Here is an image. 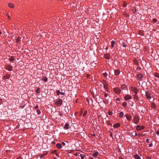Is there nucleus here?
Segmentation results:
<instances>
[{
	"label": "nucleus",
	"mask_w": 159,
	"mask_h": 159,
	"mask_svg": "<svg viewBox=\"0 0 159 159\" xmlns=\"http://www.w3.org/2000/svg\"><path fill=\"white\" fill-rule=\"evenodd\" d=\"M44 156V155H42V156H41L40 157V159H41L43 158V156Z\"/></svg>",
	"instance_id": "obj_51"
},
{
	"label": "nucleus",
	"mask_w": 159,
	"mask_h": 159,
	"mask_svg": "<svg viewBox=\"0 0 159 159\" xmlns=\"http://www.w3.org/2000/svg\"><path fill=\"white\" fill-rule=\"evenodd\" d=\"M126 119L129 120H130L132 118L131 116L128 114H127L126 116Z\"/></svg>",
	"instance_id": "obj_15"
},
{
	"label": "nucleus",
	"mask_w": 159,
	"mask_h": 159,
	"mask_svg": "<svg viewBox=\"0 0 159 159\" xmlns=\"http://www.w3.org/2000/svg\"><path fill=\"white\" fill-rule=\"evenodd\" d=\"M98 159H99V158H98Z\"/></svg>",
	"instance_id": "obj_64"
},
{
	"label": "nucleus",
	"mask_w": 159,
	"mask_h": 159,
	"mask_svg": "<svg viewBox=\"0 0 159 159\" xmlns=\"http://www.w3.org/2000/svg\"><path fill=\"white\" fill-rule=\"evenodd\" d=\"M103 87L104 88L105 90H107L108 88V86L107 84L106 83L103 84Z\"/></svg>",
	"instance_id": "obj_18"
},
{
	"label": "nucleus",
	"mask_w": 159,
	"mask_h": 159,
	"mask_svg": "<svg viewBox=\"0 0 159 159\" xmlns=\"http://www.w3.org/2000/svg\"><path fill=\"white\" fill-rule=\"evenodd\" d=\"M37 113H38V115H39L41 113V111H40V110H38L37 111Z\"/></svg>",
	"instance_id": "obj_34"
},
{
	"label": "nucleus",
	"mask_w": 159,
	"mask_h": 159,
	"mask_svg": "<svg viewBox=\"0 0 159 159\" xmlns=\"http://www.w3.org/2000/svg\"><path fill=\"white\" fill-rule=\"evenodd\" d=\"M20 143H21L22 144V142H20Z\"/></svg>",
	"instance_id": "obj_60"
},
{
	"label": "nucleus",
	"mask_w": 159,
	"mask_h": 159,
	"mask_svg": "<svg viewBox=\"0 0 159 159\" xmlns=\"http://www.w3.org/2000/svg\"><path fill=\"white\" fill-rule=\"evenodd\" d=\"M123 115H124V113H123V112H121L120 113L119 116L120 117H123Z\"/></svg>",
	"instance_id": "obj_26"
},
{
	"label": "nucleus",
	"mask_w": 159,
	"mask_h": 159,
	"mask_svg": "<svg viewBox=\"0 0 159 159\" xmlns=\"http://www.w3.org/2000/svg\"><path fill=\"white\" fill-rule=\"evenodd\" d=\"M121 88L122 90H127L128 89L126 86L125 84L122 85L121 86Z\"/></svg>",
	"instance_id": "obj_8"
},
{
	"label": "nucleus",
	"mask_w": 159,
	"mask_h": 159,
	"mask_svg": "<svg viewBox=\"0 0 159 159\" xmlns=\"http://www.w3.org/2000/svg\"><path fill=\"white\" fill-rule=\"evenodd\" d=\"M144 127H145L143 126L137 125L136 126V129L138 130H139L141 129H143Z\"/></svg>",
	"instance_id": "obj_7"
},
{
	"label": "nucleus",
	"mask_w": 159,
	"mask_h": 159,
	"mask_svg": "<svg viewBox=\"0 0 159 159\" xmlns=\"http://www.w3.org/2000/svg\"><path fill=\"white\" fill-rule=\"evenodd\" d=\"M123 46L125 47H126L127 46V45H126L125 43H123Z\"/></svg>",
	"instance_id": "obj_38"
},
{
	"label": "nucleus",
	"mask_w": 159,
	"mask_h": 159,
	"mask_svg": "<svg viewBox=\"0 0 159 159\" xmlns=\"http://www.w3.org/2000/svg\"><path fill=\"white\" fill-rule=\"evenodd\" d=\"M121 159H124L123 158H122Z\"/></svg>",
	"instance_id": "obj_61"
},
{
	"label": "nucleus",
	"mask_w": 159,
	"mask_h": 159,
	"mask_svg": "<svg viewBox=\"0 0 159 159\" xmlns=\"http://www.w3.org/2000/svg\"><path fill=\"white\" fill-rule=\"evenodd\" d=\"M111 47L113 48L114 47V44H115V42L114 40H112L111 41Z\"/></svg>",
	"instance_id": "obj_22"
},
{
	"label": "nucleus",
	"mask_w": 159,
	"mask_h": 159,
	"mask_svg": "<svg viewBox=\"0 0 159 159\" xmlns=\"http://www.w3.org/2000/svg\"><path fill=\"white\" fill-rule=\"evenodd\" d=\"M116 101H120V99L119 98H117L116 99Z\"/></svg>",
	"instance_id": "obj_47"
},
{
	"label": "nucleus",
	"mask_w": 159,
	"mask_h": 159,
	"mask_svg": "<svg viewBox=\"0 0 159 159\" xmlns=\"http://www.w3.org/2000/svg\"><path fill=\"white\" fill-rule=\"evenodd\" d=\"M136 9L135 8L134 9H133V13H135L136 12Z\"/></svg>",
	"instance_id": "obj_37"
},
{
	"label": "nucleus",
	"mask_w": 159,
	"mask_h": 159,
	"mask_svg": "<svg viewBox=\"0 0 159 159\" xmlns=\"http://www.w3.org/2000/svg\"><path fill=\"white\" fill-rule=\"evenodd\" d=\"M10 60L11 61H13L15 60V58L14 57H11L10 58Z\"/></svg>",
	"instance_id": "obj_28"
},
{
	"label": "nucleus",
	"mask_w": 159,
	"mask_h": 159,
	"mask_svg": "<svg viewBox=\"0 0 159 159\" xmlns=\"http://www.w3.org/2000/svg\"><path fill=\"white\" fill-rule=\"evenodd\" d=\"M70 128L69 125L68 123H66L65 125L64 128L65 129H67Z\"/></svg>",
	"instance_id": "obj_12"
},
{
	"label": "nucleus",
	"mask_w": 159,
	"mask_h": 159,
	"mask_svg": "<svg viewBox=\"0 0 159 159\" xmlns=\"http://www.w3.org/2000/svg\"><path fill=\"white\" fill-rule=\"evenodd\" d=\"M5 159H7V158H5Z\"/></svg>",
	"instance_id": "obj_62"
},
{
	"label": "nucleus",
	"mask_w": 159,
	"mask_h": 159,
	"mask_svg": "<svg viewBox=\"0 0 159 159\" xmlns=\"http://www.w3.org/2000/svg\"><path fill=\"white\" fill-rule=\"evenodd\" d=\"M122 105L124 107H125L127 105V103L126 102H124L122 103Z\"/></svg>",
	"instance_id": "obj_27"
},
{
	"label": "nucleus",
	"mask_w": 159,
	"mask_h": 159,
	"mask_svg": "<svg viewBox=\"0 0 159 159\" xmlns=\"http://www.w3.org/2000/svg\"><path fill=\"white\" fill-rule=\"evenodd\" d=\"M40 88H39L38 89L36 90V93H39V92H40Z\"/></svg>",
	"instance_id": "obj_32"
},
{
	"label": "nucleus",
	"mask_w": 159,
	"mask_h": 159,
	"mask_svg": "<svg viewBox=\"0 0 159 159\" xmlns=\"http://www.w3.org/2000/svg\"><path fill=\"white\" fill-rule=\"evenodd\" d=\"M113 90L115 93L118 94L120 93L121 92L120 90L117 88H114Z\"/></svg>",
	"instance_id": "obj_3"
},
{
	"label": "nucleus",
	"mask_w": 159,
	"mask_h": 159,
	"mask_svg": "<svg viewBox=\"0 0 159 159\" xmlns=\"http://www.w3.org/2000/svg\"><path fill=\"white\" fill-rule=\"evenodd\" d=\"M89 76V75H88L87 76V77H88Z\"/></svg>",
	"instance_id": "obj_56"
},
{
	"label": "nucleus",
	"mask_w": 159,
	"mask_h": 159,
	"mask_svg": "<svg viewBox=\"0 0 159 159\" xmlns=\"http://www.w3.org/2000/svg\"><path fill=\"white\" fill-rule=\"evenodd\" d=\"M149 147H151L152 146V143H150L149 145Z\"/></svg>",
	"instance_id": "obj_45"
},
{
	"label": "nucleus",
	"mask_w": 159,
	"mask_h": 159,
	"mask_svg": "<svg viewBox=\"0 0 159 159\" xmlns=\"http://www.w3.org/2000/svg\"><path fill=\"white\" fill-rule=\"evenodd\" d=\"M8 7L11 8H13L14 7V5L12 3H9L8 4Z\"/></svg>",
	"instance_id": "obj_11"
},
{
	"label": "nucleus",
	"mask_w": 159,
	"mask_h": 159,
	"mask_svg": "<svg viewBox=\"0 0 159 159\" xmlns=\"http://www.w3.org/2000/svg\"><path fill=\"white\" fill-rule=\"evenodd\" d=\"M42 80L43 81H44V82H46L48 80V78L47 77H46L45 76H44L42 79Z\"/></svg>",
	"instance_id": "obj_23"
},
{
	"label": "nucleus",
	"mask_w": 159,
	"mask_h": 159,
	"mask_svg": "<svg viewBox=\"0 0 159 159\" xmlns=\"http://www.w3.org/2000/svg\"><path fill=\"white\" fill-rule=\"evenodd\" d=\"M137 134L136 132H133L132 133V135L134 137H135L137 135Z\"/></svg>",
	"instance_id": "obj_21"
},
{
	"label": "nucleus",
	"mask_w": 159,
	"mask_h": 159,
	"mask_svg": "<svg viewBox=\"0 0 159 159\" xmlns=\"http://www.w3.org/2000/svg\"><path fill=\"white\" fill-rule=\"evenodd\" d=\"M123 7H126V4H125V3H124V4H123Z\"/></svg>",
	"instance_id": "obj_46"
},
{
	"label": "nucleus",
	"mask_w": 159,
	"mask_h": 159,
	"mask_svg": "<svg viewBox=\"0 0 159 159\" xmlns=\"http://www.w3.org/2000/svg\"><path fill=\"white\" fill-rule=\"evenodd\" d=\"M10 74L7 73L3 77V79L5 80L6 79H9L10 77Z\"/></svg>",
	"instance_id": "obj_5"
},
{
	"label": "nucleus",
	"mask_w": 159,
	"mask_h": 159,
	"mask_svg": "<svg viewBox=\"0 0 159 159\" xmlns=\"http://www.w3.org/2000/svg\"><path fill=\"white\" fill-rule=\"evenodd\" d=\"M146 142L147 143H149V139H147L146 140Z\"/></svg>",
	"instance_id": "obj_44"
},
{
	"label": "nucleus",
	"mask_w": 159,
	"mask_h": 159,
	"mask_svg": "<svg viewBox=\"0 0 159 159\" xmlns=\"http://www.w3.org/2000/svg\"><path fill=\"white\" fill-rule=\"evenodd\" d=\"M152 21L153 22V24H154V23L157 22V19L154 18L153 19Z\"/></svg>",
	"instance_id": "obj_29"
},
{
	"label": "nucleus",
	"mask_w": 159,
	"mask_h": 159,
	"mask_svg": "<svg viewBox=\"0 0 159 159\" xmlns=\"http://www.w3.org/2000/svg\"><path fill=\"white\" fill-rule=\"evenodd\" d=\"M154 75L157 77H159V75L157 73H155Z\"/></svg>",
	"instance_id": "obj_30"
},
{
	"label": "nucleus",
	"mask_w": 159,
	"mask_h": 159,
	"mask_svg": "<svg viewBox=\"0 0 159 159\" xmlns=\"http://www.w3.org/2000/svg\"><path fill=\"white\" fill-rule=\"evenodd\" d=\"M146 95L147 98L148 99H150L151 98V95L150 93H149L148 92L146 91Z\"/></svg>",
	"instance_id": "obj_9"
},
{
	"label": "nucleus",
	"mask_w": 159,
	"mask_h": 159,
	"mask_svg": "<svg viewBox=\"0 0 159 159\" xmlns=\"http://www.w3.org/2000/svg\"><path fill=\"white\" fill-rule=\"evenodd\" d=\"M110 136L111 137L113 138V135L112 133H111L110 134Z\"/></svg>",
	"instance_id": "obj_50"
},
{
	"label": "nucleus",
	"mask_w": 159,
	"mask_h": 159,
	"mask_svg": "<svg viewBox=\"0 0 159 159\" xmlns=\"http://www.w3.org/2000/svg\"><path fill=\"white\" fill-rule=\"evenodd\" d=\"M65 144H66L64 142H63L62 143L61 145H62L63 146H65Z\"/></svg>",
	"instance_id": "obj_43"
},
{
	"label": "nucleus",
	"mask_w": 159,
	"mask_h": 159,
	"mask_svg": "<svg viewBox=\"0 0 159 159\" xmlns=\"http://www.w3.org/2000/svg\"><path fill=\"white\" fill-rule=\"evenodd\" d=\"M38 105H37L35 107H34V108L35 109H37V108H38Z\"/></svg>",
	"instance_id": "obj_41"
},
{
	"label": "nucleus",
	"mask_w": 159,
	"mask_h": 159,
	"mask_svg": "<svg viewBox=\"0 0 159 159\" xmlns=\"http://www.w3.org/2000/svg\"><path fill=\"white\" fill-rule=\"evenodd\" d=\"M87 111H85L83 114V116H85V115H86L87 114Z\"/></svg>",
	"instance_id": "obj_36"
},
{
	"label": "nucleus",
	"mask_w": 159,
	"mask_h": 159,
	"mask_svg": "<svg viewBox=\"0 0 159 159\" xmlns=\"http://www.w3.org/2000/svg\"><path fill=\"white\" fill-rule=\"evenodd\" d=\"M143 75L140 74H138L137 75V77L139 80H141V79L142 78Z\"/></svg>",
	"instance_id": "obj_14"
},
{
	"label": "nucleus",
	"mask_w": 159,
	"mask_h": 159,
	"mask_svg": "<svg viewBox=\"0 0 159 159\" xmlns=\"http://www.w3.org/2000/svg\"><path fill=\"white\" fill-rule=\"evenodd\" d=\"M55 152H56V150H54V151H53L52 152V153H54Z\"/></svg>",
	"instance_id": "obj_52"
},
{
	"label": "nucleus",
	"mask_w": 159,
	"mask_h": 159,
	"mask_svg": "<svg viewBox=\"0 0 159 159\" xmlns=\"http://www.w3.org/2000/svg\"><path fill=\"white\" fill-rule=\"evenodd\" d=\"M147 159H152V158L149 156H148L146 157Z\"/></svg>",
	"instance_id": "obj_42"
},
{
	"label": "nucleus",
	"mask_w": 159,
	"mask_h": 159,
	"mask_svg": "<svg viewBox=\"0 0 159 159\" xmlns=\"http://www.w3.org/2000/svg\"><path fill=\"white\" fill-rule=\"evenodd\" d=\"M56 146L58 148L60 149L61 148L62 145L60 143H57L56 145Z\"/></svg>",
	"instance_id": "obj_17"
},
{
	"label": "nucleus",
	"mask_w": 159,
	"mask_h": 159,
	"mask_svg": "<svg viewBox=\"0 0 159 159\" xmlns=\"http://www.w3.org/2000/svg\"><path fill=\"white\" fill-rule=\"evenodd\" d=\"M131 90L135 94H137L138 93V89L135 87H131Z\"/></svg>",
	"instance_id": "obj_2"
},
{
	"label": "nucleus",
	"mask_w": 159,
	"mask_h": 159,
	"mask_svg": "<svg viewBox=\"0 0 159 159\" xmlns=\"http://www.w3.org/2000/svg\"><path fill=\"white\" fill-rule=\"evenodd\" d=\"M108 114L110 115H111L112 114V112L111 111H109L108 112Z\"/></svg>",
	"instance_id": "obj_35"
},
{
	"label": "nucleus",
	"mask_w": 159,
	"mask_h": 159,
	"mask_svg": "<svg viewBox=\"0 0 159 159\" xmlns=\"http://www.w3.org/2000/svg\"><path fill=\"white\" fill-rule=\"evenodd\" d=\"M98 154V152H95L93 153L92 154V156L93 157H96L97 156Z\"/></svg>",
	"instance_id": "obj_25"
},
{
	"label": "nucleus",
	"mask_w": 159,
	"mask_h": 159,
	"mask_svg": "<svg viewBox=\"0 0 159 159\" xmlns=\"http://www.w3.org/2000/svg\"><path fill=\"white\" fill-rule=\"evenodd\" d=\"M105 57L107 59H109L110 58V55L108 54H107L105 55Z\"/></svg>",
	"instance_id": "obj_19"
},
{
	"label": "nucleus",
	"mask_w": 159,
	"mask_h": 159,
	"mask_svg": "<svg viewBox=\"0 0 159 159\" xmlns=\"http://www.w3.org/2000/svg\"><path fill=\"white\" fill-rule=\"evenodd\" d=\"M157 135H159V131H157Z\"/></svg>",
	"instance_id": "obj_49"
},
{
	"label": "nucleus",
	"mask_w": 159,
	"mask_h": 159,
	"mask_svg": "<svg viewBox=\"0 0 159 159\" xmlns=\"http://www.w3.org/2000/svg\"><path fill=\"white\" fill-rule=\"evenodd\" d=\"M134 158L136 159H141L139 156L137 154L135 155Z\"/></svg>",
	"instance_id": "obj_24"
},
{
	"label": "nucleus",
	"mask_w": 159,
	"mask_h": 159,
	"mask_svg": "<svg viewBox=\"0 0 159 159\" xmlns=\"http://www.w3.org/2000/svg\"><path fill=\"white\" fill-rule=\"evenodd\" d=\"M134 97L135 98H138L137 96L136 95H135L134 96Z\"/></svg>",
	"instance_id": "obj_53"
},
{
	"label": "nucleus",
	"mask_w": 159,
	"mask_h": 159,
	"mask_svg": "<svg viewBox=\"0 0 159 159\" xmlns=\"http://www.w3.org/2000/svg\"><path fill=\"white\" fill-rule=\"evenodd\" d=\"M80 156L81 157L82 159H84V157L85 156L84 155H82V154H81Z\"/></svg>",
	"instance_id": "obj_31"
},
{
	"label": "nucleus",
	"mask_w": 159,
	"mask_h": 159,
	"mask_svg": "<svg viewBox=\"0 0 159 159\" xmlns=\"http://www.w3.org/2000/svg\"><path fill=\"white\" fill-rule=\"evenodd\" d=\"M138 136L140 137L141 136L142 134H138Z\"/></svg>",
	"instance_id": "obj_54"
},
{
	"label": "nucleus",
	"mask_w": 159,
	"mask_h": 159,
	"mask_svg": "<svg viewBox=\"0 0 159 159\" xmlns=\"http://www.w3.org/2000/svg\"><path fill=\"white\" fill-rule=\"evenodd\" d=\"M104 96L105 97H107L108 96V94L106 93H105L104 94Z\"/></svg>",
	"instance_id": "obj_40"
},
{
	"label": "nucleus",
	"mask_w": 159,
	"mask_h": 159,
	"mask_svg": "<svg viewBox=\"0 0 159 159\" xmlns=\"http://www.w3.org/2000/svg\"><path fill=\"white\" fill-rule=\"evenodd\" d=\"M114 72L115 75H118L120 74V71L118 70H116Z\"/></svg>",
	"instance_id": "obj_10"
},
{
	"label": "nucleus",
	"mask_w": 159,
	"mask_h": 159,
	"mask_svg": "<svg viewBox=\"0 0 159 159\" xmlns=\"http://www.w3.org/2000/svg\"><path fill=\"white\" fill-rule=\"evenodd\" d=\"M98 159H99V158H98Z\"/></svg>",
	"instance_id": "obj_63"
},
{
	"label": "nucleus",
	"mask_w": 159,
	"mask_h": 159,
	"mask_svg": "<svg viewBox=\"0 0 159 159\" xmlns=\"http://www.w3.org/2000/svg\"><path fill=\"white\" fill-rule=\"evenodd\" d=\"M124 98L125 101H127L128 99H132V97L129 95H126L124 97Z\"/></svg>",
	"instance_id": "obj_6"
},
{
	"label": "nucleus",
	"mask_w": 159,
	"mask_h": 159,
	"mask_svg": "<svg viewBox=\"0 0 159 159\" xmlns=\"http://www.w3.org/2000/svg\"><path fill=\"white\" fill-rule=\"evenodd\" d=\"M2 34V32L0 31V34Z\"/></svg>",
	"instance_id": "obj_55"
},
{
	"label": "nucleus",
	"mask_w": 159,
	"mask_h": 159,
	"mask_svg": "<svg viewBox=\"0 0 159 159\" xmlns=\"http://www.w3.org/2000/svg\"><path fill=\"white\" fill-rule=\"evenodd\" d=\"M107 48H107H107H106V49H107Z\"/></svg>",
	"instance_id": "obj_58"
},
{
	"label": "nucleus",
	"mask_w": 159,
	"mask_h": 159,
	"mask_svg": "<svg viewBox=\"0 0 159 159\" xmlns=\"http://www.w3.org/2000/svg\"><path fill=\"white\" fill-rule=\"evenodd\" d=\"M20 41L19 38L18 37V38L17 39L16 42L18 43Z\"/></svg>",
	"instance_id": "obj_39"
},
{
	"label": "nucleus",
	"mask_w": 159,
	"mask_h": 159,
	"mask_svg": "<svg viewBox=\"0 0 159 159\" xmlns=\"http://www.w3.org/2000/svg\"><path fill=\"white\" fill-rule=\"evenodd\" d=\"M134 123L136 124H137L138 121L137 117H134Z\"/></svg>",
	"instance_id": "obj_20"
},
{
	"label": "nucleus",
	"mask_w": 159,
	"mask_h": 159,
	"mask_svg": "<svg viewBox=\"0 0 159 159\" xmlns=\"http://www.w3.org/2000/svg\"><path fill=\"white\" fill-rule=\"evenodd\" d=\"M103 75H104V76L105 77H107V74L105 72L103 74Z\"/></svg>",
	"instance_id": "obj_33"
},
{
	"label": "nucleus",
	"mask_w": 159,
	"mask_h": 159,
	"mask_svg": "<svg viewBox=\"0 0 159 159\" xmlns=\"http://www.w3.org/2000/svg\"><path fill=\"white\" fill-rule=\"evenodd\" d=\"M62 103V101L61 99H59L57 102H55V104L57 105L61 106Z\"/></svg>",
	"instance_id": "obj_4"
},
{
	"label": "nucleus",
	"mask_w": 159,
	"mask_h": 159,
	"mask_svg": "<svg viewBox=\"0 0 159 159\" xmlns=\"http://www.w3.org/2000/svg\"><path fill=\"white\" fill-rule=\"evenodd\" d=\"M93 136H95V134H94V135H93Z\"/></svg>",
	"instance_id": "obj_59"
},
{
	"label": "nucleus",
	"mask_w": 159,
	"mask_h": 159,
	"mask_svg": "<svg viewBox=\"0 0 159 159\" xmlns=\"http://www.w3.org/2000/svg\"><path fill=\"white\" fill-rule=\"evenodd\" d=\"M5 68L9 71H11L12 70V67L10 65H6Z\"/></svg>",
	"instance_id": "obj_1"
},
{
	"label": "nucleus",
	"mask_w": 159,
	"mask_h": 159,
	"mask_svg": "<svg viewBox=\"0 0 159 159\" xmlns=\"http://www.w3.org/2000/svg\"><path fill=\"white\" fill-rule=\"evenodd\" d=\"M8 20H10L11 19V17H10V16H8Z\"/></svg>",
	"instance_id": "obj_48"
},
{
	"label": "nucleus",
	"mask_w": 159,
	"mask_h": 159,
	"mask_svg": "<svg viewBox=\"0 0 159 159\" xmlns=\"http://www.w3.org/2000/svg\"><path fill=\"white\" fill-rule=\"evenodd\" d=\"M17 159H20L19 158H17Z\"/></svg>",
	"instance_id": "obj_57"
},
{
	"label": "nucleus",
	"mask_w": 159,
	"mask_h": 159,
	"mask_svg": "<svg viewBox=\"0 0 159 159\" xmlns=\"http://www.w3.org/2000/svg\"><path fill=\"white\" fill-rule=\"evenodd\" d=\"M57 94L58 95H59L60 94H61L63 95H65V93L62 92H60L59 90H57Z\"/></svg>",
	"instance_id": "obj_13"
},
{
	"label": "nucleus",
	"mask_w": 159,
	"mask_h": 159,
	"mask_svg": "<svg viewBox=\"0 0 159 159\" xmlns=\"http://www.w3.org/2000/svg\"><path fill=\"white\" fill-rule=\"evenodd\" d=\"M120 126V124L119 123H117L116 124H114L113 125V127L115 128H118Z\"/></svg>",
	"instance_id": "obj_16"
}]
</instances>
